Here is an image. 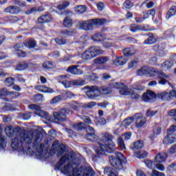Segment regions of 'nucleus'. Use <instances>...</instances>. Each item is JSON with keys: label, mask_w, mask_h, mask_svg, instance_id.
<instances>
[{"label": "nucleus", "mask_w": 176, "mask_h": 176, "mask_svg": "<svg viewBox=\"0 0 176 176\" xmlns=\"http://www.w3.org/2000/svg\"><path fill=\"white\" fill-rule=\"evenodd\" d=\"M112 89H113V87L110 86V87H104L102 88H99V90L100 91V94L107 95L111 94V93H112Z\"/></svg>", "instance_id": "obj_36"}, {"label": "nucleus", "mask_w": 176, "mask_h": 176, "mask_svg": "<svg viewBox=\"0 0 176 176\" xmlns=\"http://www.w3.org/2000/svg\"><path fill=\"white\" fill-rule=\"evenodd\" d=\"M153 98H156V94L152 91H146V92L144 93L142 95V100L144 101V102H148V101H151V100H153Z\"/></svg>", "instance_id": "obj_15"}, {"label": "nucleus", "mask_w": 176, "mask_h": 176, "mask_svg": "<svg viewBox=\"0 0 176 176\" xmlns=\"http://www.w3.org/2000/svg\"><path fill=\"white\" fill-rule=\"evenodd\" d=\"M141 30L142 31H153V28H152V27H151V25L146 24L144 25L143 26L141 25Z\"/></svg>", "instance_id": "obj_56"}, {"label": "nucleus", "mask_w": 176, "mask_h": 176, "mask_svg": "<svg viewBox=\"0 0 176 176\" xmlns=\"http://www.w3.org/2000/svg\"><path fill=\"white\" fill-rule=\"evenodd\" d=\"M158 98L164 100L165 101H170V92L161 91L157 94Z\"/></svg>", "instance_id": "obj_29"}, {"label": "nucleus", "mask_w": 176, "mask_h": 176, "mask_svg": "<svg viewBox=\"0 0 176 176\" xmlns=\"http://www.w3.org/2000/svg\"><path fill=\"white\" fill-rule=\"evenodd\" d=\"M175 13H176V7L175 6H172L167 14H166V19L168 20V19H170V17H171L172 16H175Z\"/></svg>", "instance_id": "obj_42"}, {"label": "nucleus", "mask_w": 176, "mask_h": 176, "mask_svg": "<svg viewBox=\"0 0 176 176\" xmlns=\"http://www.w3.org/2000/svg\"><path fill=\"white\" fill-rule=\"evenodd\" d=\"M102 53L104 51L100 47H91L82 54V60H91Z\"/></svg>", "instance_id": "obj_6"}, {"label": "nucleus", "mask_w": 176, "mask_h": 176, "mask_svg": "<svg viewBox=\"0 0 176 176\" xmlns=\"http://www.w3.org/2000/svg\"><path fill=\"white\" fill-rule=\"evenodd\" d=\"M102 45L106 49H109V47H113V44L111 41H104L103 42Z\"/></svg>", "instance_id": "obj_61"}, {"label": "nucleus", "mask_w": 176, "mask_h": 176, "mask_svg": "<svg viewBox=\"0 0 176 176\" xmlns=\"http://www.w3.org/2000/svg\"><path fill=\"white\" fill-rule=\"evenodd\" d=\"M73 86H83L85 85V80H72Z\"/></svg>", "instance_id": "obj_50"}, {"label": "nucleus", "mask_w": 176, "mask_h": 176, "mask_svg": "<svg viewBox=\"0 0 176 176\" xmlns=\"http://www.w3.org/2000/svg\"><path fill=\"white\" fill-rule=\"evenodd\" d=\"M133 148L135 149H142L144 148V142L142 140H138L133 143Z\"/></svg>", "instance_id": "obj_45"}, {"label": "nucleus", "mask_w": 176, "mask_h": 176, "mask_svg": "<svg viewBox=\"0 0 176 176\" xmlns=\"http://www.w3.org/2000/svg\"><path fill=\"white\" fill-rule=\"evenodd\" d=\"M176 142V134L168 133L167 136L164 139V144L170 145Z\"/></svg>", "instance_id": "obj_18"}, {"label": "nucleus", "mask_w": 176, "mask_h": 176, "mask_svg": "<svg viewBox=\"0 0 176 176\" xmlns=\"http://www.w3.org/2000/svg\"><path fill=\"white\" fill-rule=\"evenodd\" d=\"M80 119L83 120V122H85V123H88V124H91V119H90V117L82 116L80 117Z\"/></svg>", "instance_id": "obj_58"}, {"label": "nucleus", "mask_w": 176, "mask_h": 176, "mask_svg": "<svg viewBox=\"0 0 176 176\" xmlns=\"http://www.w3.org/2000/svg\"><path fill=\"white\" fill-rule=\"evenodd\" d=\"M148 156V153L145 151H140L134 153V157L138 159H145Z\"/></svg>", "instance_id": "obj_33"}, {"label": "nucleus", "mask_w": 176, "mask_h": 176, "mask_svg": "<svg viewBox=\"0 0 176 176\" xmlns=\"http://www.w3.org/2000/svg\"><path fill=\"white\" fill-rule=\"evenodd\" d=\"M133 3H131L130 0H126L123 3V8H124V9H131V8H133Z\"/></svg>", "instance_id": "obj_52"}, {"label": "nucleus", "mask_w": 176, "mask_h": 176, "mask_svg": "<svg viewBox=\"0 0 176 176\" xmlns=\"http://www.w3.org/2000/svg\"><path fill=\"white\" fill-rule=\"evenodd\" d=\"M52 21H53V16L50 14L42 15L38 19V23H52Z\"/></svg>", "instance_id": "obj_20"}, {"label": "nucleus", "mask_w": 176, "mask_h": 176, "mask_svg": "<svg viewBox=\"0 0 176 176\" xmlns=\"http://www.w3.org/2000/svg\"><path fill=\"white\" fill-rule=\"evenodd\" d=\"M109 86L114 89H119L120 96H131L134 100L140 98V94L137 91H141L145 89L144 86L129 87L123 82H111Z\"/></svg>", "instance_id": "obj_4"}, {"label": "nucleus", "mask_w": 176, "mask_h": 176, "mask_svg": "<svg viewBox=\"0 0 176 176\" xmlns=\"http://www.w3.org/2000/svg\"><path fill=\"white\" fill-rule=\"evenodd\" d=\"M75 12L77 14H82L86 12V7L84 6H78L75 8Z\"/></svg>", "instance_id": "obj_43"}, {"label": "nucleus", "mask_w": 176, "mask_h": 176, "mask_svg": "<svg viewBox=\"0 0 176 176\" xmlns=\"http://www.w3.org/2000/svg\"><path fill=\"white\" fill-rule=\"evenodd\" d=\"M96 107V102H90L83 105V108L86 109H91V108H94Z\"/></svg>", "instance_id": "obj_53"}, {"label": "nucleus", "mask_w": 176, "mask_h": 176, "mask_svg": "<svg viewBox=\"0 0 176 176\" xmlns=\"http://www.w3.org/2000/svg\"><path fill=\"white\" fill-rule=\"evenodd\" d=\"M43 138L42 132L39 130H35L34 131H29L23 135H18L15 138L12 140L11 146L14 151H19L21 153H25V146L30 145L33 148L39 145Z\"/></svg>", "instance_id": "obj_2"}, {"label": "nucleus", "mask_w": 176, "mask_h": 176, "mask_svg": "<svg viewBox=\"0 0 176 176\" xmlns=\"http://www.w3.org/2000/svg\"><path fill=\"white\" fill-rule=\"evenodd\" d=\"M70 108H72V109H74V111H78L82 108V104L76 102H73L70 103Z\"/></svg>", "instance_id": "obj_47"}, {"label": "nucleus", "mask_w": 176, "mask_h": 176, "mask_svg": "<svg viewBox=\"0 0 176 176\" xmlns=\"http://www.w3.org/2000/svg\"><path fill=\"white\" fill-rule=\"evenodd\" d=\"M6 85H7V86H12V85H14V78L12 77L7 78L6 79Z\"/></svg>", "instance_id": "obj_54"}, {"label": "nucleus", "mask_w": 176, "mask_h": 176, "mask_svg": "<svg viewBox=\"0 0 176 176\" xmlns=\"http://www.w3.org/2000/svg\"><path fill=\"white\" fill-rule=\"evenodd\" d=\"M156 41H157L156 37H155L153 34H150L148 39L144 41V44L153 45L154 43H156Z\"/></svg>", "instance_id": "obj_35"}, {"label": "nucleus", "mask_w": 176, "mask_h": 176, "mask_svg": "<svg viewBox=\"0 0 176 176\" xmlns=\"http://www.w3.org/2000/svg\"><path fill=\"white\" fill-rule=\"evenodd\" d=\"M123 53L126 57H129V56H133V54L137 53V49L134 47L126 48L123 50Z\"/></svg>", "instance_id": "obj_28"}, {"label": "nucleus", "mask_w": 176, "mask_h": 176, "mask_svg": "<svg viewBox=\"0 0 176 176\" xmlns=\"http://www.w3.org/2000/svg\"><path fill=\"white\" fill-rule=\"evenodd\" d=\"M116 156H110L109 157V160L110 162V164L114 168H117L118 170H122V168L123 166L122 165V162H126V157H124V155L123 153L120 152H116Z\"/></svg>", "instance_id": "obj_5"}, {"label": "nucleus", "mask_w": 176, "mask_h": 176, "mask_svg": "<svg viewBox=\"0 0 176 176\" xmlns=\"http://www.w3.org/2000/svg\"><path fill=\"white\" fill-rule=\"evenodd\" d=\"M25 47H30V49H32L34 47H36V41L35 40H28L25 41Z\"/></svg>", "instance_id": "obj_39"}, {"label": "nucleus", "mask_w": 176, "mask_h": 176, "mask_svg": "<svg viewBox=\"0 0 176 176\" xmlns=\"http://www.w3.org/2000/svg\"><path fill=\"white\" fill-rule=\"evenodd\" d=\"M127 63V57L122 56L120 58H116V60L113 61V65H116L119 67L120 65H124Z\"/></svg>", "instance_id": "obj_21"}, {"label": "nucleus", "mask_w": 176, "mask_h": 176, "mask_svg": "<svg viewBox=\"0 0 176 176\" xmlns=\"http://www.w3.org/2000/svg\"><path fill=\"white\" fill-rule=\"evenodd\" d=\"M162 133V127L160 126H156L153 130V134H151L149 135L150 140L151 141H154L156 137H158V135H160V133Z\"/></svg>", "instance_id": "obj_23"}, {"label": "nucleus", "mask_w": 176, "mask_h": 176, "mask_svg": "<svg viewBox=\"0 0 176 176\" xmlns=\"http://www.w3.org/2000/svg\"><path fill=\"white\" fill-rule=\"evenodd\" d=\"M25 13L28 15L36 13V7H32L31 8H29L28 10L25 11Z\"/></svg>", "instance_id": "obj_59"}, {"label": "nucleus", "mask_w": 176, "mask_h": 176, "mask_svg": "<svg viewBox=\"0 0 176 176\" xmlns=\"http://www.w3.org/2000/svg\"><path fill=\"white\" fill-rule=\"evenodd\" d=\"M134 122V117H131L127 119H125L122 122V127H129L131 123Z\"/></svg>", "instance_id": "obj_37"}, {"label": "nucleus", "mask_w": 176, "mask_h": 176, "mask_svg": "<svg viewBox=\"0 0 176 176\" xmlns=\"http://www.w3.org/2000/svg\"><path fill=\"white\" fill-rule=\"evenodd\" d=\"M85 138L91 142H96L100 139V138L96 135V131L94 130V128L90 126H87V135H85Z\"/></svg>", "instance_id": "obj_9"}, {"label": "nucleus", "mask_w": 176, "mask_h": 176, "mask_svg": "<svg viewBox=\"0 0 176 176\" xmlns=\"http://www.w3.org/2000/svg\"><path fill=\"white\" fill-rule=\"evenodd\" d=\"M55 42L58 43V45H65L66 41L65 38H63L62 37H58L55 39Z\"/></svg>", "instance_id": "obj_57"}, {"label": "nucleus", "mask_w": 176, "mask_h": 176, "mask_svg": "<svg viewBox=\"0 0 176 176\" xmlns=\"http://www.w3.org/2000/svg\"><path fill=\"white\" fill-rule=\"evenodd\" d=\"M173 65H174V62L166 60L161 65V69H163V71H168V69L173 68Z\"/></svg>", "instance_id": "obj_30"}, {"label": "nucleus", "mask_w": 176, "mask_h": 176, "mask_svg": "<svg viewBox=\"0 0 176 176\" xmlns=\"http://www.w3.org/2000/svg\"><path fill=\"white\" fill-rule=\"evenodd\" d=\"M153 49L154 52H159L160 56L161 57H163V56H164V50L166 49V44H164V43L157 44L153 46Z\"/></svg>", "instance_id": "obj_19"}, {"label": "nucleus", "mask_w": 176, "mask_h": 176, "mask_svg": "<svg viewBox=\"0 0 176 176\" xmlns=\"http://www.w3.org/2000/svg\"><path fill=\"white\" fill-rule=\"evenodd\" d=\"M168 171L173 173V171H176V163H173L169 165L167 168Z\"/></svg>", "instance_id": "obj_63"}, {"label": "nucleus", "mask_w": 176, "mask_h": 176, "mask_svg": "<svg viewBox=\"0 0 176 176\" xmlns=\"http://www.w3.org/2000/svg\"><path fill=\"white\" fill-rule=\"evenodd\" d=\"M150 67H142L140 69L137 70V75L142 76L144 75H149Z\"/></svg>", "instance_id": "obj_31"}, {"label": "nucleus", "mask_w": 176, "mask_h": 176, "mask_svg": "<svg viewBox=\"0 0 176 176\" xmlns=\"http://www.w3.org/2000/svg\"><path fill=\"white\" fill-rule=\"evenodd\" d=\"M67 71L73 75H82V74H83V72L81 69H78L76 66H69Z\"/></svg>", "instance_id": "obj_26"}, {"label": "nucleus", "mask_w": 176, "mask_h": 176, "mask_svg": "<svg viewBox=\"0 0 176 176\" xmlns=\"http://www.w3.org/2000/svg\"><path fill=\"white\" fill-rule=\"evenodd\" d=\"M34 101L39 102V101H43V95L41 94H37L34 96Z\"/></svg>", "instance_id": "obj_55"}, {"label": "nucleus", "mask_w": 176, "mask_h": 176, "mask_svg": "<svg viewBox=\"0 0 176 176\" xmlns=\"http://www.w3.org/2000/svg\"><path fill=\"white\" fill-rule=\"evenodd\" d=\"M130 30H131L132 32H137V31L141 30V25H137V24H133V25L131 26Z\"/></svg>", "instance_id": "obj_51"}, {"label": "nucleus", "mask_w": 176, "mask_h": 176, "mask_svg": "<svg viewBox=\"0 0 176 176\" xmlns=\"http://www.w3.org/2000/svg\"><path fill=\"white\" fill-rule=\"evenodd\" d=\"M36 90H37V91H40L41 93H54V89L43 85L36 86Z\"/></svg>", "instance_id": "obj_22"}, {"label": "nucleus", "mask_w": 176, "mask_h": 176, "mask_svg": "<svg viewBox=\"0 0 176 176\" xmlns=\"http://www.w3.org/2000/svg\"><path fill=\"white\" fill-rule=\"evenodd\" d=\"M67 111H68V109H63L58 112L54 113L55 120H58L59 122H64V120L67 119V116L65 115V112H67Z\"/></svg>", "instance_id": "obj_12"}, {"label": "nucleus", "mask_w": 176, "mask_h": 176, "mask_svg": "<svg viewBox=\"0 0 176 176\" xmlns=\"http://www.w3.org/2000/svg\"><path fill=\"white\" fill-rule=\"evenodd\" d=\"M159 111H152V110H148L146 112V116L148 118H152V116H155V115H157V113Z\"/></svg>", "instance_id": "obj_60"}, {"label": "nucleus", "mask_w": 176, "mask_h": 176, "mask_svg": "<svg viewBox=\"0 0 176 176\" xmlns=\"http://www.w3.org/2000/svg\"><path fill=\"white\" fill-rule=\"evenodd\" d=\"M56 67V65L53 62L47 61L43 63V68L45 69H52Z\"/></svg>", "instance_id": "obj_38"}, {"label": "nucleus", "mask_w": 176, "mask_h": 176, "mask_svg": "<svg viewBox=\"0 0 176 176\" xmlns=\"http://www.w3.org/2000/svg\"><path fill=\"white\" fill-rule=\"evenodd\" d=\"M60 101H63V96L61 95L54 97L50 101V104H51V105H53L54 104H57L58 102H60Z\"/></svg>", "instance_id": "obj_41"}, {"label": "nucleus", "mask_w": 176, "mask_h": 176, "mask_svg": "<svg viewBox=\"0 0 176 176\" xmlns=\"http://www.w3.org/2000/svg\"><path fill=\"white\" fill-rule=\"evenodd\" d=\"M98 24V23H80L77 27L79 28V30H85V31H89L90 30H93L94 27H97Z\"/></svg>", "instance_id": "obj_14"}, {"label": "nucleus", "mask_w": 176, "mask_h": 176, "mask_svg": "<svg viewBox=\"0 0 176 176\" xmlns=\"http://www.w3.org/2000/svg\"><path fill=\"white\" fill-rule=\"evenodd\" d=\"M155 166L157 168V170H159V171H164V170H166V168L164 167L163 164H155Z\"/></svg>", "instance_id": "obj_64"}, {"label": "nucleus", "mask_w": 176, "mask_h": 176, "mask_svg": "<svg viewBox=\"0 0 176 176\" xmlns=\"http://www.w3.org/2000/svg\"><path fill=\"white\" fill-rule=\"evenodd\" d=\"M148 75L150 78H159V79H163V78H168L169 76H167L164 72L159 71L157 69L150 67V70L148 72Z\"/></svg>", "instance_id": "obj_10"}, {"label": "nucleus", "mask_w": 176, "mask_h": 176, "mask_svg": "<svg viewBox=\"0 0 176 176\" xmlns=\"http://www.w3.org/2000/svg\"><path fill=\"white\" fill-rule=\"evenodd\" d=\"M102 142L103 144L98 142V146L94 147V151L97 155H105V152H107V153L115 152L116 144L113 142V136L112 135L105 134L102 138Z\"/></svg>", "instance_id": "obj_3"}, {"label": "nucleus", "mask_w": 176, "mask_h": 176, "mask_svg": "<svg viewBox=\"0 0 176 176\" xmlns=\"http://www.w3.org/2000/svg\"><path fill=\"white\" fill-rule=\"evenodd\" d=\"M91 39L95 42H101L102 41H105V39H107V36L104 34L98 33L93 35L91 36Z\"/></svg>", "instance_id": "obj_27"}, {"label": "nucleus", "mask_w": 176, "mask_h": 176, "mask_svg": "<svg viewBox=\"0 0 176 176\" xmlns=\"http://www.w3.org/2000/svg\"><path fill=\"white\" fill-rule=\"evenodd\" d=\"M108 19L105 18L102 19H92L87 21V23H107Z\"/></svg>", "instance_id": "obj_44"}, {"label": "nucleus", "mask_w": 176, "mask_h": 176, "mask_svg": "<svg viewBox=\"0 0 176 176\" xmlns=\"http://www.w3.org/2000/svg\"><path fill=\"white\" fill-rule=\"evenodd\" d=\"M65 78H67V76H60L58 77V80L60 82V83H62L63 86L65 87V89H69L72 87V80L68 81L65 80Z\"/></svg>", "instance_id": "obj_17"}, {"label": "nucleus", "mask_w": 176, "mask_h": 176, "mask_svg": "<svg viewBox=\"0 0 176 176\" xmlns=\"http://www.w3.org/2000/svg\"><path fill=\"white\" fill-rule=\"evenodd\" d=\"M144 164H146L148 168L152 169L153 168L155 165V162L151 160H145Z\"/></svg>", "instance_id": "obj_48"}, {"label": "nucleus", "mask_w": 176, "mask_h": 176, "mask_svg": "<svg viewBox=\"0 0 176 176\" xmlns=\"http://www.w3.org/2000/svg\"><path fill=\"white\" fill-rule=\"evenodd\" d=\"M5 131L7 137H12L13 133H14V129H13V126H6L5 128Z\"/></svg>", "instance_id": "obj_46"}, {"label": "nucleus", "mask_w": 176, "mask_h": 176, "mask_svg": "<svg viewBox=\"0 0 176 176\" xmlns=\"http://www.w3.org/2000/svg\"><path fill=\"white\" fill-rule=\"evenodd\" d=\"M58 142H55L54 143H53V149L56 150L57 149V148H58V156H61L65 152V146L64 145H60V146H58Z\"/></svg>", "instance_id": "obj_25"}, {"label": "nucleus", "mask_w": 176, "mask_h": 176, "mask_svg": "<svg viewBox=\"0 0 176 176\" xmlns=\"http://www.w3.org/2000/svg\"><path fill=\"white\" fill-rule=\"evenodd\" d=\"M133 119L135 120V126L138 129L144 127V126H145V123H146V118L142 117V115L141 114H135Z\"/></svg>", "instance_id": "obj_11"}, {"label": "nucleus", "mask_w": 176, "mask_h": 176, "mask_svg": "<svg viewBox=\"0 0 176 176\" xmlns=\"http://www.w3.org/2000/svg\"><path fill=\"white\" fill-rule=\"evenodd\" d=\"M29 108L30 109H32V111H34L35 115H37V116H39L40 118H45V119H47V120H50V117H49V113L41 109V107L32 104L29 105Z\"/></svg>", "instance_id": "obj_8"}, {"label": "nucleus", "mask_w": 176, "mask_h": 176, "mask_svg": "<svg viewBox=\"0 0 176 176\" xmlns=\"http://www.w3.org/2000/svg\"><path fill=\"white\" fill-rule=\"evenodd\" d=\"M166 159H167V153H159L155 157L156 163H163L166 162Z\"/></svg>", "instance_id": "obj_24"}, {"label": "nucleus", "mask_w": 176, "mask_h": 176, "mask_svg": "<svg viewBox=\"0 0 176 176\" xmlns=\"http://www.w3.org/2000/svg\"><path fill=\"white\" fill-rule=\"evenodd\" d=\"M25 47V43H19L14 45V49L15 53L19 56V57H25V52H23V50Z\"/></svg>", "instance_id": "obj_13"}, {"label": "nucleus", "mask_w": 176, "mask_h": 176, "mask_svg": "<svg viewBox=\"0 0 176 176\" xmlns=\"http://www.w3.org/2000/svg\"><path fill=\"white\" fill-rule=\"evenodd\" d=\"M109 61V59L107 56H100L94 59V63L95 64L100 65L105 64Z\"/></svg>", "instance_id": "obj_32"}, {"label": "nucleus", "mask_w": 176, "mask_h": 176, "mask_svg": "<svg viewBox=\"0 0 176 176\" xmlns=\"http://www.w3.org/2000/svg\"><path fill=\"white\" fill-rule=\"evenodd\" d=\"M79 163L80 160L74 153H70L61 157L58 163L56 164V167L60 168L61 173L69 176L94 175V170L90 166L82 167L80 170L76 169Z\"/></svg>", "instance_id": "obj_1"}, {"label": "nucleus", "mask_w": 176, "mask_h": 176, "mask_svg": "<svg viewBox=\"0 0 176 176\" xmlns=\"http://www.w3.org/2000/svg\"><path fill=\"white\" fill-rule=\"evenodd\" d=\"M131 133L128 132L126 133H124L122 136V140H124V141H129V140H130V138H131Z\"/></svg>", "instance_id": "obj_62"}, {"label": "nucleus", "mask_w": 176, "mask_h": 176, "mask_svg": "<svg viewBox=\"0 0 176 176\" xmlns=\"http://www.w3.org/2000/svg\"><path fill=\"white\" fill-rule=\"evenodd\" d=\"M85 127H86L85 122H78L72 125V129L76 130V131H80V130H83Z\"/></svg>", "instance_id": "obj_34"}, {"label": "nucleus", "mask_w": 176, "mask_h": 176, "mask_svg": "<svg viewBox=\"0 0 176 176\" xmlns=\"http://www.w3.org/2000/svg\"><path fill=\"white\" fill-rule=\"evenodd\" d=\"M83 90H87L85 91L86 95L91 100H93L94 98H97V97H100V96L101 95V91L100 90V88H98V87L97 86H87L83 88Z\"/></svg>", "instance_id": "obj_7"}, {"label": "nucleus", "mask_w": 176, "mask_h": 176, "mask_svg": "<svg viewBox=\"0 0 176 176\" xmlns=\"http://www.w3.org/2000/svg\"><path fill=\"white\" fill-rule=\"evenodd\" d=\"M118 144L121 149H126V145L124 144V140L123 138H119L118 139Z\"/></svg>", "instance_id": "obj_49"}, {"label": "nucleus", "mask_w": 176, "mask_h": 176, "mask_svg": "<svg viewBox=\"0 0 176 176\" xmlns=\"http://www.w3.org/2000/svg\"><path fill=\"white\" fill-rule=\"evenodd\" d=\"M9 91L6 88L0 89V98H1V100H5V98L9 96Z\"/></svg>", "instance_id": "obj_40"}, {"label": "nucleus", "mask_w": 176, "mask_h": 176, "mask_svg": "<svg viewBox=\"0 0 176 176\" xmlns=\"http://www.w3.org/2000/svg\"><path fill=\"white\" fill-rule=\"evenodd\" d=\"M5 13H9L10 14H19L21 10L20 8L16 6H9L4 10Z\"/></svg>", "instance_id": "obj_16"}]
</instances>
